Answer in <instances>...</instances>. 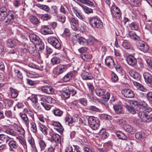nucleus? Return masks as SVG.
<instances>
[{"label":"nucleus","mask_w":152,"mask_h":152,"mask_svg":"<svg viewBox=\"0 0 152 152\" xmlns=\"http://www.w3.org/2000/svg\"><path fill=\"white\" fill-rule=\"evenodd\" d=\"M143 76L145 82L147 83L151 84L152 82V75L148 72H145Z\"/></svg>","instance_id":"obj_20"},{"label":"nucleus","mask_w":152,"mask_h":152,"mask_svg":"<svg viewBox=\"0 0 152 152\" xmlns=\"http://www.w3.org/2000/svg\"><path fill=\"white\" fill-rule=\"evenodd\" d=\"M30 40L34 44H39L40 42V39L39 37L34 34H31L29 35Z\"/></svg>","instance_id":"obj_11"},{"label":"nucleus","mask_w":152,"mask_h":152,"mask_svg":"<svg viewBox=\"0 0 152 152\" xmlns=\"http://www.w3.org/2000/svg\"><path fill=\"white\" fill-rule=\"evenodd\" d=\"M52 142H55L56 144L60 142V136L57 134H53L51 138Z\"/></svg>","instance_id":"obj_26"},{"label":"nucleus","mask_w":152,"mask_h":152,"mask_svg":"<svg viewBox=\"0 0 152 152\" xmlns=\"http://www.w3.org/2000/svg\"><path fill=\"white\" fill-rule=\"evenodd\" d=\"M31 129L33 132L35 133L37 131V127L36 124L34 121H31L30 123Z\"/></svg>","instance_id":"obj_50"},{"label":"nucleus","mask_w":152,"mask_h":152,"mask_svg":"<svg viewBox=\"0 0 152 152\" xmlns=\"http://www.w3.org/2000/svg\"><path fill=\"white\" fill-rule=\"evenodd\" d=\"M11 139V138L7 136L4 134H0V139L1 140L7 143Z\"/></svg>","instance_id":"obj_38"},{"label":"nucleus","mask_w":152,"mask_h":152,"mask_svg":"<svg viewBox=\"0 0 152 152\" xmlns=\"http://www.w3.org/2000/svg\"><path fill=\"white\" fill-rule=\"evenodd\" d=\"M30 22L34 25H37L39 24L40 22L38 18L34 16H32L29 18Z\"/></svg>","instance_id":"obj_32"},{"label":"nucleus","mask_w":152,"mask_h":152,"mask_svg":"<svg viewBox=\"0 0 152 152\" xmlns=\"http://www.w3.org/2000/svg\"><path fill=\"white\" fill-rule=\"evenodd\" d=\"M116 135L118 138L120 139L124 140L127 137L125 134L121 131L117 132L116 133Z\"/></svg>","instance_id":"obj_53"},{"label":"nucleus","mask_w":152,"mask_h":152,"mask_svg":"<svg viewBox=\"0 0 152 152\" xmlns=\"http://www.w3.org/2000/svg\"><path fill=\"white\" fill-rule=\"evenodd\" d=\"M51 18L50 15L48 14L42 15L41 16V19L43 20H50Z\"/></svg>","instance_id":"obj_52"},{"label":"nucleus","mask_w":152,"mask_h":152,"mask_svg":"<svg viewBox=\"0 0 152 152\" xmlns=\"http://www.w3.org/2000/svg\"><path fill=\"white\" fill-rule=\"evenodd\" d=\"M12 126L19 134L22 135H23L24 134L25 131L24 129L20 126L14 123L12 125Z\"/></svg>","instance_id":"obj_21"},{"label":"nucleus","mask_w":152,"mask_h":152,"mask_svg":"<svg viewBox=\"0 0 152 152\" xmlns=\"http://www.w3.org/2000/svg\"><path fill=\"white\" fill-rule=\"evenodd\" d=\"M88 21L92 27L100 28L103 26V23L99 18L96 17L90 18Z\"/></svg>","instance_id":"obj_2"},{"label":"nucleus","mask_w":152,"mask_h":152,"mask_svg":"<svg viewBox=\"0 0 152 152\" xmlns=\"http://www.w3.org/2000/svg\"><path fill=\"white\" fill-rule=\"evenodd\" d=\"M128 102L132 106H134V107L136 106V109L137 107L138 108L139 104L137 101L134 100H130Z\"/></svg>","instance_id":"obj_54"},{"label":"nucleus","mask_w":152,"mask_h":152,"mask_svg":"<svg viewBox=\"0 0 152 152\" xmlns=\"http://www.w3.org/2000/svg\"><path fill=\"white\" fill-rule=\"evenodd\" d=\"M52 125L54 126V129L58 132L61 134L63 133L64 129L61 124L58 122L54 121L52 123Z\"/></svg>","instance_id":"obj_12"},{"label":"nucleus","mask_w":152,"mask_h":152,"mask_svg":"<svg viewBox=\"0 0 152 152\" xmlns=\"http://www.w3.org/2000/svg\"><path fill=\"white\" fill-rule=\"evenodd\" d=\"M69 22L72 28L74 31L77 30L78 25V20L72 18L70 19Z\"/></svg>","instance_id":"obj_15"},{"label":"nucleus","mask_w":152,"mask_h":152,"mask_svg":"<svg viewBox=\"0 0 152 152\" xmlns=\"http://www.w3.org/2000/svg\"><path fill=\"white\" fill-rule=\"evenodd\" d=\"M21 118L23 121V123L25 124L27 128L29 127V121L28 118L25 114H22L21 115Z\"/></svg>","instance_id":"obj_27"},{"label":"nucleus","mask_w":152,"mask_h":152,"mask_svg":"<svg viewBox=\"0 0 152 152\" xmlns=\"http://www.w3.org/2000/svg\"><path fill=\"white\" fill-rule=\"evenodd\" d=\"M81 57L83 60L88 61L91 59L92 56L90 54L86 53L82 55Z\"/></svg>","instance_id":"obj_41"},{"label":"nucleus","mask_w":152,"mask_h":152,"mask_svg":"<svg viewBox=\"0 0 152 152\" xmlns=\"http://www.w3.org/2000/svg\"><path fill=\"white\" fill-rule=\"evenodd\" d=\"M48 42L56 48L59 49L61 47L60 41L56 37L50 36L48 37Z\"/></svg>","instance_id":"obj_3"},{"label":"nucleus","mask_w":152,"mask_h":152,"mask_svg":"<svg viewBox=\"0 0 152 152\" xmlns=\"http://www.w3.org/2000/svg\"><path fill=\"white\" fill-rule=\"evenodd\" d=\"M113 107L116 113L120 114L122 113L123 110V107L121 105H114L113 106Z\"/></svg>","instance_id":"obj_40"},{"label":"nucleus","mask_w":152,"mask_h":152,"mask_svg":"<svg viewBox=\"0 0 152 152\" xmlns=\"http://www.w3.org/2000/svg\"><path fill=\"white\" fill-rule=\"evenodd\" d=\"M123 128L126 132L130 133L131 134H134L136 131L135 129L129 125L126 124L123 126Z\"/></svg>","instance_id":"obj_23"},{"label":"nucleus","mask_w":152,"mask_h":152,"mask_svg":"<svg viewBox=\"0 0 152 152\" xmlns=\"http://www.w3.org/2000/svg\"><path fill=\"white\" fill-rule=\"evenodd\" d=\"M111 11L112 14L117 18H119L121 16L120 10L119 8L114 5L111 7Z\"/></svg>","instance_id":"obj_7"},{"label":"nucleus","mask_w":152,"mask_h":152,"mask_svg":"<svg viewBox=\"0 0 152 152\" xmlns=\"http://www.w3.org/2000/svg\"><path fill=\"white\" fill-rule=\"evenodd\" d=\"M39 145L41 152L44 151L47 146V144L42 139H40L39 141Z\"/></svg>","instance_id":"obj_29"},{"label":"nucleus","mask_w":152,"mask_h":152,"mask_svg":"<svg viewBox=\"0 0 152 152\" xmlns=\"http://www.w3.org/2000/svg\"><path fill=\"white\" fill-rule=\"evenodd\" d=\"M129 35L131 39L134 40H138L140 39L139 37L137 36L134 32L130 31L129 32Z\"/></svg>","instance_id":"obj_42"},{"label":"nucleus","mask_w":152,"mask_h":152,"mask_svg":"<svg viewBox=\"0 0 152 152\" xmlns=\"http://www.w3.org/2000/svg\"><path fill=\"white\" fill-rule=\"evenodd\" d=\"M57 18L59 21L62 23H64L65 21L66 18L64 16L61 15H58L57 16Z\"/></svg>","instance_id":"obj_62"},{"label":"nucleus","mask_w":152,"mask_h":152,"mask_svg":"<svg viewBox=\"0 0 152 152\" xmlns=\"http://www.w3.org/2000/svg\"><path fill=\"white\" fill-rule=\"evenodd\" d=\"M39 128L40 130L44 135H47L48 133V129L46 126L43 125H40Z\"/></svg>","instance_id":"obj_49"},{"label":"nucleus","mask_w":152,"mask_h":152,"mask_svg":"<svg viewBox=\"0 0 152 152\" xmlns=\"http://www.w3.org/2000/svg\"><path fill=\"white\" fill-rule=\"evenodd\" d=\"M130 29L132 30H137L138 28V26L137 23L135 22H133L129 25Z\"/></svg>","instance_id":"obj_51"},{"label":"nucleus","mask_w":152,"mask_h":152,"mask_svg":"<svg viewBox=\"0 0 152 152\" xmlns=\"http://www.w3.org/2000/svg\"><path fill=\"white\" fill-rule=\"evenodd\" d=\"M52 112L55 116L58 117L61 116L63 113L62 110L57 108L54 109L53 110Z\"/></svg>","instance_id":"obj_34"},{"label":"nucleus","mask_w":152,"mask_h":152,"mask_svg":"<svg viewBox=\"0 0 152 152\" xmlns=\"http://www.w3.org/2000/svg\"><path fill=\"white\" fill-rule=\"evenodd\" d=\"M137 46L139 49L144 53H146L149 49V46L145 42L139 41L137 43Z\"/></svg>","instance_id":"obj_5"},{"label":"nucleus","mask_w":152,"mask_h":152,"mask_svg":"<svg viewBox=\"0 0 152 152\" xmlns=\"http://www.w3.org/2000/svg\"><path fill=\"white\" fill-rule=\"evenodd\" d=\"M82 7L84 12L87 14H89L93 12V10L91 9L88 7H87L82 5Z\"/></svg>","instance_id":"obj_63"},{"label":"nucleus","mask_w":152,"mask_h":152,"mask_svg":"<svg viewBox=\"0 0 152 152\" xmlns=\"http://www.w3.org/2000/svg\"><path fill=\"white\" fill-rule=\"evenodd\" d=\"M3 101L6 108H9L12 106L14 101L9 99H4Z\"/></svg>","instance_id":"obj_24"},{"label":"nucleus","mask_w":152,"mask_h":152,"mask_svg":"<svg viewBox=\"0 0 152 152\" xmlns=\"http://www.w3.org/2000/svg\"><path fill=\"white\" fill-rule=\"evenodd\" d=\"M125 107L127 110L131 113L134 114L136 113V111L134 108L126 104Z\"/></svg>","instance_id":"obj_57"},{"label":"nucleus","mask_w":152,"mask_h":152,"mask_svg":"<svg viewBox=\"0 0 152 152\" xmlns=\"http://www.w3.org/2000/svg\"><path fill=\"white\" fill-rule=\"evenodd\" d=\"M76 38H77V41L80 45H87V39L84 38L82 37H79L78 35H75L72 37L73 42H74V40H75Z\"/></svg>","instance_id":"obj_8"},{"label":"nucleus","mask_w":152,"mask_h":152,"mask_svg":"<svg viewBox=\"0 0 152 152\" xmlns=\"http://www.w3.org/2000/svg\"><path fill=\"white\" fill-rule=\"evenodd\" d=\"M145 61L148 68L152 70V60L150 58H147Z\"/></svg>","instance_id":"obj_61"},{"label":"nucleus","mask_w":152,"mask_h":152,"mask_svg":"<svg viewBox=\"0 0 152 152\" xmlns=\"http://www.w3.org/2000/svg\"><path fill=\"white\" fill-rule=\"evenodd\" d=\"M96 95L99 96H103L105 94V91L103 89L97 88L95 90Z\"/></svg>","instance_id":"obj_46"},{"label":"nucleus","mask_w":152,"mask_h":152,"mask_svg":"<svg viewBox=\"0 0 152 152\" xmlns=\"http://www.w3.org/2000/svg\"><path fill=\"white\" fill-rule=\"evenodd\" d=\"M122 46L126 49H129L131 48V45L130 42L127 40H124L122 43Z\"/></svg>","instance_id":"obj_36"},{"label":"nucleus","mask_w":152,"mask_h":152,"mask_svg":"<svg viewBox=\"0 0 152 152\" xmlns=\"http://www.w3.org/2000/svg\"><path fill=\"white\" fill-rule=\"evenodd\" d=\"M73 72H69L66 74L63 78V80L64 82H67L71 79L73 76Z\"/></svg>","instance_id":"obj_30"},{"label":"nucleus","mask_w":152,"mask_h":152,"mask_svg":"<svg viewBox=\"0 0 152 152\" xmlns=\"http://www.w3.org/2000/svg\"><path fill=\"white\" fill-rule=\"evenodd\" d=\"M88 122L90 127L94 130H96L99 127L100 124L98 119L93 116H90Z\"/></svg>","instance_id":"obj_1"},{"label":"nucleus","mask_w":152,"mask_h":152,"mask_svg":"<svg viewBox=\"0 0 152 152\" xmlns=\"http://www.w3.org/2000/svg\"><path fill=\"white\" fill-rule=\"evenodd\" d=\"M105 63L107 66L110 68H113L115 67L114 60L110 56H108L106 58Z\"/></svg>","instance_id":"obj_13"},{"label":"nucleus","mask_w":152,"mask_h":152,"mask_svg":"<svg viewBox=\"0 0 152 152\" xmlns=\"http://www.w3.org/2000/svg\"><path fill=\"white\" fill-rule=\"evenodd\" d=\"M28 50L29 53L34 56H36L39 54L35 47H31L29 48Z\"/></svg>","instance_id":"obj_35"},{"label":"nucleus","mask_w":152,"mask_h":152,"mask_svg":"<svg viewBox=\"0 0 152 152\" xmlns=\"http://www.w3.org/2000/svg\"><path fill=\"white\" fill-rule=\"evenodd\" d=\"M127 64L130 66H134L137 64V60L134 56L131 55L128 56L126 59Z\"/></svg>","instance_id":"obj_10"},{"label":"nucleus","mask_w":152,"mask_h":152,"mask_svg":"<svg viewBox=\"0 0 152 152\" xmlns=\"http://www.w3.org/2000/svg\"><path fill=\"white\" fill-rule=\"evenodd\" d=\"M145 28L150 31L152 27V23L151 21H147L145 23Z\"/></svg>","instance_id":"obj_59"},{"label":"nucleus","mask_w":152,"mask_h":152,"mask_svg":"<svg viewBox=\"0 0 152 152\" xmlns=\"http://www.w3.org/2000/svg\"><path fill=\"white\" fill-rule=\"evenodd\" d=\"M135 137L139 139H143L145 137V134L143 132H138L135 134Z\"/></svg>","instance_id":"obj_48"},{"label":"nucleus","mask_w":152,"mask_h":152,"mask_svg":"<svg viewBox=\"0 0 152 152\" xmlns=\"http://www.w3.org/2000/svg\"><path fill=\"white\" fill-rule=\"evenodd\" d=\"M67 68L66 65L59 64L54 68V72L56 75H59L66 72Z\"/></svg>","instance_id":"obj_6"},{"label":"nucleus","mask_w":152,"mask_h":152,"mask_svg":"<svg viewBox=\"0 0 152 152\" xmlns=\"http://www.w3.org/2000/svg\"><path fill=\"white\" fill-rule=\"evenodd\" d=\"M133 83L134 85L138 89L144 92H146L147 91L146 89L143 86L141 85L137 82L133 81Z\"/></svg>","instance_id":"obj_25"},{"label":"nucleus","mask_w":152,"mask_h":152,"mask_svg":"<svg viewBox=\"0 0 152 152\" xmlns=\"http://www.w3.org/2000/svg\"><path fill=\"white\" fill-rule=\"evenodd\" d=\"M23 112L26 115H28L32 119L34 118V113L33 112L31 109L25 108L23 110Z\"/></svg>","instance_id":"obj_31"},{"label":"nucleus","mask_w":152,"mask_h":152,"mask_svg":"<svg viewBox=\"0 0 152 152\" xmlns=\"http://www.w3.org/2000/svg\"><path fill=\"white\" fill-rule=\"evenodd\" d=\"M62 95L66 99L69 98L70 96V92L69 89H66L62 91Z\"/></svg>","instance_id":"obj_44"},{"label":"nucleus","mask_w":152,"mask_h":152,"mask_svg":"<svg viewBox=\"0 0 152 152\" xmlns=\"http://www.w3.org/2000/svg\"><path fill=\"white\" fill-rule=\"evenodd\" d=\"M113 122L115 123L119 124L123 126L126 124V121L122 118L114 119L113 120Z\"/></svg>","instance_id":"obj_37"},{"label":"nucleus","mask_w":152,"mask_h":152,"mask_svg":"<svg viewBox=\"0 0 152 152\" xmlns=\"http://www.w3.org/2000/svg\"><path fill=\"white\" fill-rule=\"evenodd\" d=\"M16 17V14L12 11L10 12L7 20L5 22L6 25H8L10 22H12Z\"/></svg>","instance_id":"obj_18"},{"label":"nucleus","mask_w":152,"mask_h":152,"mask_svg":"<svg viewBox=\"0 0 152 152\" xmlns=\"http://www.w3.org/2000/svg\"><path fill=\"white\" fill-rule=\"evenodd\" d=\"M138 115L139 117L144 122L149 123L152 121V113L148 115L145 112L140 111Z\"/></svg>","instance_id":"obj_4"},{"label":"nucleus","mask_w":152,"mask_h":152,"mask_svg":"<svg viewBox=\"0 0 152 152\" xmlns=\"http://www.w3.org/2000/svg\"><path fill=\"white\" fill-rule=\"evenodd\" d=\"M50 13L51 14L54 16L56 15L57 14V8L56 6L53 5L51 6L50 10Z\"/></svg>","instance_id":"obj_55"},{"label":"nucleus","mask_w":152,"mask_h":152,"mask_svg":"<svg viewBox=\"0 0 152 152\" xmlns=\"http://www.w3.org/2000/svg\"><path fill=\"white\" fill-rule=\"evenodd\" d=\"M8 145L10 148L14 149H17L18 147L16 142L13 140H10L8 142Z\"/></svg>","instance_id":"obj_43"},{"label":"nucleus","mask_w":152,"mask_h":152,"mask_svg":"<svg viewBox=\"0 0 152 152\" xmlns=\"http://www.w3.org/2000/svg\"><path fill=\"white\" fill-rule=\"evenodd\" d=\"M81 77L82 79L84 80H92L93 77L91 73L88 72H83L81 74Z\"/></svg>","instance_id":"obj_19"},{"label":"nucleus","mask_w":152,"mask_h":152,"mask_svg":"<svg viewBox=\"0 0 152 152\" xmlns=\"http://www.w3.org/2000/svg\"><path fill=\"white\" fill-rule=\"evenodd\" d=\"M41 33L44 35L51 34L53 33V31L48 26L44 25L42 26L41 30Z\"/></svg>","instance_id":"obj_17"},{"label":"nucleus","mask_w":152,"mask_h":152,"mask_svg":"<svg viewBox=\"0 0 152 152\" xmlns=\"http://www.w3.org/2000/svg\"><path fill=\"white\" fill-rule=\"evenodd\" d=\"M4 132L12 136H15L16 135V133L13 129L10 128L6 129L4 131Z\"/></svg>","instance_id":"obj_39"},{"label":"nucleus","mask_w":152,"mask_h":152,"mask_svg":"<svg viewBox=\"0 0 152 152\" xmlns=\"http://www.w3.org/2000/svg\"><path fill=\"white\" fill-rule=\"evenodd\" d=\"M27 141L30 145L31 147L34 146L35 145L34 139L32 137L30 136L28 137L27 139Z\"/></svg>","instance_id":"obj_58"},{"label":"nucleus","mask_w":152,"mask_h":152,"mask_svg":"<svg viewBox=\"0 0 152 152\" xmlns=\"http://www.w3.org/2000/svg\"><path fill=\"white\" fill-rule=\"evenodd\" d=\"M147 104V103L144 101H141L140 104H139V105H138V108H137V110H139L140 109L144 107L145 108L146 107Z\"/></svg>","instance_id":"obj_60"},{"label":"nucleus","mask_w":152,"mask_h":152,"mask_svg":"<svg viewBox=\"0 0 152 152\" xmlns=\"http://www.w3.org/2000/svg\"><path fill=\"white\" fill-rule=\"evenodd\" d=\"M60 58L56 57H54L51 59V62L53 65L57 64L60 63Z\"/></svg>","instance_id":"obj_56"},{"label":"nucleus","mask_w":152,"mask_h":152,"mask_svg":"<svg viewBox=\"0 0 152 152\" xmlns=\"http://www.w3.org/2000/svg\"><path fill=\"white\" fill-rule=\"evenodd\" d=\"M72 10L77 18L81 20H84L85 18V17L80 10H78L77 8L74 7H72Z\"/></svg>","instance_id":"obj_16"},{"label":"nucleus","mask_w":152,"mask_h":152,"mask_svg":"<svg viewBox=\"0 0 152 152\" xmlns=\"http://www.w3.org/2000/svg\"><path fill=\"white\" fill-rule=\"evenodd\" d=\"M122 94L126 97L132 98L134 96L133 91L129 89H124L121 91Z\"/></svg>","instance_id":"obj_9"},{"label":"nucleus","mask_w":152,"mask_h":152,"mask_svg":"<svg viewBox=\"0 0 152 152\" xmlns=\"http://www.w3.org/2000/svg\"><path fill=\"white\" fill-rule=\"evenodd\" d=\"M19 140L20 143L23 145L25 150L27 151V145L26 141L23 139H21L19 137H16Z\"/></svg>","instance_id":"obj_45"},{"label":"nucleus","mask_w":152,"mask_h":152,"mask_svg":"<svg viewBox=\"0 0 152 152\" xmlns=\"http://www.w3.org/2000/svg\"><path fill=\"white\" fill-rule=\"evenodd\" d=\"M6 44L8 47L11 48L14 47L16 45L15 41L11 39H8L7 40Z\"/></svg>","instance_id":"obj_33"},{"label":"nucleus","mask_w":152,"mask_h":152,"mask_svg":"<svg viewBox=\"0 0 152 152\" xmlns=\"http://www.w3.org/2000/svg\"><path fill=\"white\" fill-rule=\"evenodd\" d=\"M9 91L10 92V96L12 98H16L18 95V93L17 90L12 87L9 88Z\"/></svg>","instance_id":"obj_28"},{"label":"nucleus","mask_w":152,"mask_h":152,"mask_svg":"<svg viewBox=\"0 0 152 152\" xmlns=\"http://www.w3.org/2000/svg\"><path fill=\"white\" fill-rule=\"evenodd\" d=\"M41 91L43 93L48 94H51L54 92V89L50 86H46L42 87Z\"/></svg>","instance_id":"obj_14"},{"label":"nucleus","mask_w":152,"mask_h":152,"mask_svg":"<svg viewBox=\"0 0 152 152\" xmlns=\"http://www.w3.org/2000/svg\"><path fill=\"white\" fill-rule=\"evenodd\" d=\"M37 6L40 9L43 10L46 12H48L50 10L49 7L47 5L38 4H37Z\"/></svg>","instance_id":"obj_47"},{"label":"nucleus","mask_w":152,"mask_h":152,"mask_svg":"<svg viewBox=\"0 0 152 152\" xmlns=\"http://www.w3.org/2000/svg\"><path fill=\"white\" fill-rule=\"evenodd\" d=\"M129 74L131 77L137 80H139L140 79V75L133 69L129 71Z\"/></svg>","instance_id":"obj_22"},{"label":"nucleus","mask_w":152,"mask_h":152,"mask_svg":"<svg viewBox=\"0 0 152 152\" xmlns=\"http://www.w3.org/2000/svg\"><path fill=\"white\" fill-rule=\"evenodd\" d=\"M5 116L8 118H12L13 117V113L10 110L5 111Z\"/></svg>","instance_id":"obj_64"}]
</instances>
